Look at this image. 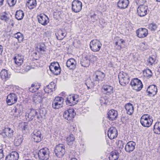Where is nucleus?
<instances>
[{"instance_id":"obj_1","label":"nucleus","mask_w":160,"mask_h":160,"mask_svg":"<svg viewBox=\"0 0 160 160\" xmlns=\"http://www.w3.org/2000/svg\"><path fill=\"white\" fill-rule=\"evenodd\" d=\"M14 61V65L11 67V68L16 72H20L21 68V66L23 63V56H19L18 54L13 58Z\"/></svg>"},{"instance_id":"obj_2","label":"nucleus","mask_w":160,"mask_h":160,"mask_svg":"<svg viewBox=\"0 0 160 160\" xmlns=\"http://www.w3.org/2000/svg\"><path fill=\"white\" fill-rule=\"evenodd\" d=\"M152 116L148 114H144L141 118L140 123L144 127H149L152 124Z\"/></svg>"},{"instance_id":"obj_3","label":"nucleus","mask_w":160,"mask_h":160,"mask_svg":"<svg viewBox=\"0 0 160 160\" xmlns=\"http://www.w3.org/2000/svg\"><path fill=\"white\" fill-rule=\"evenodd\" d=\"M119 82L122 86H125L130 81V77L128 74L123 72H120L118 75Z\"/></svg>"},{"instance_id":"obj_4","label":"nucleus","mask_w":160,"mask_h":160,"mask_svg":"<svg viewBox=\"0 0 160 160\" xmlns=\"http://www.w3.org/2000/svg\"><path fill=\"white\" fill-rule=\"evenodd\" d=\"M79 96L76 94L70 95L66 98L65 102L67 105L73 106L77 104L78 102Z\"/></svg>"},{"instance_id":"obj_5","label":"nucleus","mask_w":160,"mask_h":160,"mask_svg":"<svg viewBox=\"0 0 160 160\" xmlns=\"http://www.w3.org/2000/svg\"><path fill=\"white\" fill-rule=\"evenodd\" d=\"M130 85L133 90L139 92L142 89L143 85L141 81L138 78H134L132 80Z\"/></svg>"},{"instance_id":"obj_6","label":"nucleus","mask_w":160,"mask_h":160,"mask_svg":"<svg viewBox=\"0 0 160 160\" xmlns=\"http://www.w3.org/2000/svg\"><path fill=\"white\" fill-rule=\"evenodd\" d=\"M89 45L91 50L95 52L99 51L102 44L99 40L97 39H94L90 42Z\"/></svg>"},{"instance_id":"obj_7","label":"nucleus","mask_w":160,"mask_h":160,"mask_svg":"<svg viewBox=\"0 0 160 160\" xmlns=\"http://www.w3.org/2000/svg\"><path fill=\"white\" fill-rule=\"evenodd\" d=\"M65 146L62 144L57 145L54 149V152L56 155L59 158L62 157L65 152Z\"/></svg>"},{"instance_id":"obj_8","label":"nucleus","mask_w":160,"mask_h":160,"mask_svg":"<svg viewBox=\"0 0 160 160\" xmlns=\"http://www.w3.org/2000/svg\"><path fill=\"white\" fill-rule=\"evenodd\" d=\"M50 71L54 75H58L61 73V68L58 62H52L49 67Z\"/></svg>"},{"instance_id":"obj_9","label":"nucleus","mask_w":160,"mask_h":160,"mask_svg":"<svg viewBox=\"0 0 160 160\" xmlns=\"http://www.w3.org/2000/svg\"><path fill=\"white\" fill-rule=\"evenodd\" d=\"M38 157L42 160H47L49 157V151L47 148H43L39 150L38 153Z\"/></svg>"},{"instance_id":"obj_10","label":"nucleus","mask_w":160,"mask_h":160,"mask_svg":"<svg viewBox=\"0 0 160 160\" xmlns=\"http://www.w3.org/2000/svg\"><path fill=\"white\" fill-rule=\"evenodd\" d=\"M35 116H36L38 119H40V117L38 116V112L36 110L32 108L29 113H26L25 118L27 121H30L32 120Z\"/></svg>"},{"instance_id":"obj_11","label":"nucleus","mask_w":160,"mask_h":160,"mask_svg":"<svg viewBox=\"0 0 160 160\" xmlns=\"http://www.w3.org/2000/svg\"><path fill=\"white\" fill-rule=\"evenodd\" d=\"M149 11L148 7L143 5H139L137 10L138 14L140 17L145 16Z\"/></svg>"},{"instance_id":"obj_12","label":"nucleus","mask_w":160,"mask_h":160,"mask_svg":"<svg viewBox=\"0 0 160 160\" xmlns=\"http://www.w3.org/2000/svg\"><path fill=\"white\" fill-rule=\"evenodd\" d=\"M82 3L78 0H74L72 2V9L73 12L78 13L80 12L82 8Z\"/></svg>"},{"instance_id":"obj_13","label":"nucleus","mask_w":160,"mask_h":160,"mask_svg":"<svg viewBox=\"0 0 160 160\" xmlns=\"http://www.w3.org/2000/svg\"><path fill=\"white\" fill-rule=\"evenodd\" d=\"M18 98L16 94L14 93H11L7 96L6 102L8 105H12L17 102Z\"/></svg>"},{"instance_id":"obj_14","label":"nucleus","mask_w":160,"mask_h":160,"mask_svg":"<svg viewBox=\"0 0 160 160\" xmlns=\"http://www.w3.org/2000/svg\"><path fill=\"white\" fill-rule=\"evenodd\" d=\"M75 114L76 113L74 109L70 108L64 111L63 116L65 119L70 121L74 118Z\"/></svg>"},{"instance_id":"obj_15","label":"nucleus","mask_w":160,"mask_h":160,"mask_svg":"<svg viewBox=\"0 0 160 160\" xmlns=\"http://www.w3.org/2000/svg\"><path fill=\"white\" fill-rule=\"evenodd\" d=\"M31 136L32 140L36 142H40L42 138L41 132L39 130H35Z\"/></svg>"},{"instance_id":"obj_16","label":"nucleus","mask_w":160,"mask_h":160,"mask_svg":"<svg viewBox=\"0 0 160 160\" xmlns=\"http://www.w3.org/2000/svg\"><path fill=\"white\" fill-rule=\"evenodd\" d=\"M157 92V87L154 85L149 86L146 91L147 95L150 97L154 96L156 94Z\"/></svg>"},{"instance_id":"obj_17","label":"nucleus","mask_w":160,"mask_h":160,"mask_svg":"<svg viewBox=\"0 0 160 160\" xmlns=\"http://www.w3.org/2000/svg\"><path fill=\"white\" fill-rule=\"evenodd\" d=\"M13 130L10 128H5L3 130L1 135L4 138L8 137V138H11L13 136Z\"/></svg>"},{"instance_id":"obj_18","label":"nucleus","mask_w":160,"mask_h":160,"mask_svg":"<svg viewBox=\"0 0 160 160\" xmlns=\"http://www.w3.org/2000/svg\"><path fill=\"white\" fill-rule=\"evenodd\" d=\"M37 18L38 22L43 25L46 26L49 22L48 17L44 14H40Z\"/></svg>"},{"instance_id":"obj_19","label":"nucleus","mask_w":160,"mask_h":160,"mask_svg":"<svg viewBox=\"0 0 160 160\" xmlns=\"http://www.w3.org/2000/svg\"><path fill=\"white\" fill-rule=\"evenodd\" d=\"M23 106L22 105L17 104L13 108L14 112L13 115L15 117H18L22 114Z\"/></svg>"},{"instance_id":"obj_20","label":"nucleus","mask_w":160,"mask_h":160,"mask_svg":"<svg viewBox=\"0 0 160 160\" xmlns=\"http://www.w3.org/2000/svg\"><path fill=\"white\" fill-rule=\"evenodd\" d=\"M118 131L116 128L111 127L108 131V136L111 139L116 138L118 136Z\"/></svg>"},{"instance_id":"obj_21","label":"nucleus","mask_w":160,"mask_h":160,"mask_svg":"<svg viewBox=\"0 0 160 160\" xmlns=\"http://www.w3.org/2000/svg\"><path fill=\"white\" fill-rule=\"evenodd\" d=\"M136 145L135 142L133 141H129L125 145V150L127 152H131L135 149Z\"/></svg>"},{"instance_id":"obj_22","label":"nucleus","mask_w":160,"mask_h":160,"mask_svg":"<svg viewBox=\"0 0 160 160\" xmlns=\"http://www.w3.org/2000/svg\"><path fill=\"white\" fill-rule=\"evenodd\" d=\"M129 3L128 0H119L117 2V7L120 9H124L128 8Z\"/></svg>"},{"instance_id":"obj_23","label":"nucleus","mask_w":160,"mask_h":160,"mask_svg":"<svg viewBox=\"0 0 160 160\" xmlns=\"http://www.w3.org/2000/svg\"><path fill=\"white\" fill-rule=\"evenodd\" d=\"M11 74L8 70L5 69H2L0 72V76L1 78L4 81L8 80L10 77Z\"/></svg>"},{"instance_id":"obj_24","label":"nucleus","mask_w":160,"mask_h":160,"mask_svg":"<svg viewBox=\"0 0 160 160\" xmlns=\"http://www.w3.org/2000/svg\"><path fill=\"white\" fill-rule=\"evenodd\" d=\"M118 115L117 111L112 109L109 111L107 113V118L110 121H113L116 119Z\"/></svg>"},{"instance_id":"obj_25","label":"nucleus","mask_w":160,"mask_h":160,"mask_svg":"<svg viewBox=\"0 0 160 160\" xmlns=\"http://www.w3.org/2000/svg\"><path fill=\"white\" fill-rule=\"evenodd\" d=\"M19 157V154L17 152L12 151L6 157L5 160H18Z\"/></svg>"},{"instance_id":"obj_26","label":"nucleus","mask_w":160,"mask_h":160,"mask_svg":"<svg viewBox=\"0 0 160 160\" xmlns=\"http://www.w3.org/2000/svg\"><path fill=\"white\" fill-rule=\"evenodd\" d=\"M66 65L67 67H68L69 69L73 70L76 67V61L73 58H70L67 60Z\"/></svg>"},{"instance_id":"obj_27","label":"nucleus","mask_w":160,"mask_h":160,"mask_svg":"<svg viewBox=\"0 0 160 160\" xmlns=\"http://www.w3.org/2000/svg\"><path fill=\"white\" fill-rule=\"evenodd\" d=\"M136 33L138 37L143 38L147 36L148 30L145 28H139L137 30Z\"/></svg>"},{"instance_id":"obj_28","label":"nucleus","mask_w":160,"mask_h":160,"mask_svg":"<svg viewBox=\"0 0 160 160\" xmlns=\"http://www.w3.org/2000/svg\"><path fill=\"white\" fill-rule=\"evenodd\" d=\"M96 74L95 77V80L99 81H102L105 78V74L101 71H98L95 72Z\"/></svg>"},{"instance_id":"obj_29","label":"nucleus","mask_w":160,"mask_h":160,"mask_svg":"<svg viewBox=\"0 0 160 160\" xmlns=\"http://www.w3.org/2000/svg\"><path fill=\"white\" fill-rule=\"evenodd\" d=\"M55 34L57 39L58 40H61L66 36L67 33L64 30H60Z\"/></svg>"},{"instance_id":"obj_30","label":"nucleus","mask_w":160,"mask_h":160,"mask_svg":"<svg viewBox=\"0 0 160 160\" xmlns=\"http://www.w3.org/2000/svg\"><path fill=\"white\" fill-rule=\"evenodd\" d=\"M43 98L44 96L43 95H42V94H41L40 93H39L34 96L33 101L34 102L37 104L40 103L42 102V99Z\"/></svg>"},{"instance_id":"obj_31","label":"nucleus","mask_w":160,"mask_h":160,"mask_svg":"<svg viewBox=\"0 0 160 160\" xmlns=\"http://www.w3.org/2000/svg\"><path fill=\"white\" fill-rule=\"evenodd\" d=\"M125 107L127 113L129 115H132L134 111V108L132 104L130 103H128L125 105Z\"/></svg>"},{"instance_id":"obj_32","label":"nucleus","mask_w":160,"mask_h":160,"mask_svg":"<svg viewBox=\"0 0 160 160\" xmlns=\"http://www.w3.org/2000/svg\"><path fill=\"white\" fill-rule=\"evenodd\" d=\"M80 62L81 66L84 67H88L90 64L89 59L87 57H85L81 59Z\"/></svg>"},{"instance_id":"obj_33","label":"nucleus","mask_w":160,"mask_h":160,"mask_svg":"<svg viewBox=\"0 0 160 160\" xmlns=\"http://www.w3.org/2000/svg\"><path fill=\"white\" fill-rule=\"evenodd\" d=\"M103 91L107 94H110L112 92L113 88L108 85H104L102 88Z\"/></svg>"},{"instance_id":"obj_34","label":"nucleus","mask_w":160,"mask_h":160,"mask_svg":"<svg viewBox=\"0 0 160 160\" xmlns=\"http://www.w3.org/2000/svg\"><path fill=\"white\" fill-rule=\"evenodd\" d=\"M37 2L36 0H28L26 5L29 9H32L36 6Z\"/></svg>"},{"instance_id":"obj_35","label":"nucleus","mask_w":160,"mask_h":160,"mask_svg":"<svg viewBox=\"0 0 160 160\" xmlns=\"http://www.w3.org/2000/svg\"><path fill=\"white\" fill-rule=\"evenodd\" d=\"M119 153L117 151H112L109 157V160H116L118 158Z\"/></svg>"},{"instance_id":"obj_36","label":"nucleus","mask_w":160,"mask_h":160,"mask_svg":"<svg viewBox=\"0 0 160 160\" xmlns=\"http://www.w3.org/2000/svg\"><path fill=\"white\" fill-rule=\"evenodd\" d=\"M153 130L154 133L160 134V122L155 123L153 126Z\"/></svg>"},{"instance_id":"obj_37","label":"nucleus","mask_w":160,"mask_h":160,"mask_svg":"<svg viewBox=\"0 0 160 160\" xmlns=\"http://www.w3.org/2000/svg\"><path fill=\"white\" fill-rule=\"evenodd\" d=\"M8 13L6 12H4L0 13V19L2 21L7 22L9 20V18L8 17Z\"/></svg>"},{"instance_id":"obj_38","label":"nucleus","mask_w":160,"mask_h":160,"mask_svg":"<svg viewBox=\"0 0 160 160\" xmlns=\"http://www.w3.org/2000/svg\"><path fill=\"white\" fill-rule=\"evenodd\" d=\"M23 138L22 136H19L14 139V144L16 146H19L22 143Z\"/></svg>"},{"instance_id":"obj_39","label":"nucleus","mask_w":160,"mask_h":160,"mask_svg":"<svg viewBox=\"0 0 160 160\" xmlns=\"http://www.w3.org/2000/svg\"><path fill=\"white\" fill-rule=\"evenodd\" d=\"M24 15V13L22 10H18L15 14V18L18 20H21L23 18Z\"/></svg>"},{"instance_id":"obj_40","label":"nucleus","mask_w":160,"mask_h":160,"mask_svg":"<svg viewBox=\"0 0 160 160\" xmlns=\"http://www.w3.org/2000/svg\"><path fill=\"white\" fill-rule=\"evenodd\" d=\"M40 88V85L37 84H32L30 87L29 88V90L32 92H34L38 90Z\"/></svg>"},{"instance_id":"obj_41","label":"nucleus","mask_w":160,"mask_h":160,"mask_svg":"<svg viewBox=\"0 0 160 160\" xmlns=\"http://www.w3.org/2000/svg\"><path fill=\"white\" fill-rule=\"evenodd\" d=\"M13 37L17 39L19 42L22 41L24 38L23 34L20 32H18L14 34Z\"/></svg>"},{"instance_id":"obj_42","label":"nucleus","mask_w":160,"mask_h":160,"mask_svg":"<svg viewBox=\"0 0 160 160\" xmlns=\"http://www.w3.org/2000/svg\"><path fill=\"white\" fill-rule=\"evenodd\" d=\"M75 138L73 134H71L66 138V141L69 145H71L75 141Z\"/></svg>"},{"instance_id":"obj_43","label":"nucleus","mask_w":160,"mask_h":160,"mask_svg":"<svg viewBox=\"0 0 160 160\" xmlns=\"http://www.w3.org/2000/svg\"><path fill=\"white\" fill-rule=\"evenodd\" d=\"M148 26V28L152 32H154L158 28V25L154 23L149 24Z\"/></svg>"},{"instance_id":"obj_44","label":"nucleus","mask_w":160,"mask_h":160,"mask_svg":"<svg viewBox=\"0 0 160 160\" xmlns=\"http://www.w3.org/2000/svg\"><path fill=\"white\" fill-rule=\"evenodd\" d=\"M52 107L54 109H59L61 107H62V104L60 102H58L56 100H54L52 102Z\"/></svg>"},{"instance_id":"obj_45","label":"nucleus","mask_w":160,"mask_h":160,"mask_svg":"<svg viewBox=\"0 0 160 160\" xmlns=\"http://www.w3.org/2000/svg\"><path fill=\"white\" fill-rule=\"evenodd\" d=\"M69 131L71 134H74L77 130L76 126L73 123L71 124L69 127Z\"/></svg>"},{"instance_id":"obj_46","label":"nucleus","mask_w":160,"mask_h":160,"mask_svg":"<svg viewBox=\"0 0 160 160\" xmlns=\"http://www.w3.org/2000/svg\"><path fill=\"white\" fill-rule=\"evenodd\" d=\"M39 47L38 49L39 52H44L45 51L46 47L44 43H40L39 46Z\"/></svg>"},{"instance_id":"obj_47","label":"nucleus","mask_w":160,"mask_h":160,"mask_svg":"<svg viewBox=\"0 0 160 160\" xmlns=\"http://www.w3.org/2000/svg\"><path fill=\"white\" fill-rule=\"evenodd\" d=\"M44 92L46 93H49L53 91V89L51 88L50 86H46L44 89Z\"/></svg>"},{"instance_id":"obj_48","label":"nucleus","mask_w":160,"mask_h":160,"mask_svg":"<svg viewBox=\"0 0 160 160\" xmlns=\"http://www.w3.org/2000/svg\"><path fill=\"white\" fill-rule=\"evenodd\" d=\"M108 100L107 97H101L100 98V102L101 104H106L108 102Z\"/></svg>"},{"instance_id":"obj_49","label":"nucleus","mask_w":160,"mask_h":160,"mask_svg":"<svg viewBox=\"0 0 160 160\" xmlns=\"http://www.w3.org/2000/svg\"><path fill=\"white\" fill-rule=\"evenodd\" d=\"M143 73L144 74L146 73L147 77L150 78L152 75V72L151 70L149 69H147L146 70L144 71Z\"/></svg>"},{"instance_id":"obj_50","label":"nucleus","mask_w":160,"mask_h":160,"mask_svg":"<svg viewBox=\"0 0 160 160\" xmlns=\"http://www.w3.org/2000/svg\"><path fill=\"white\" fill-rule=\"evenodd\" d=\"M118 148L120 149H122L124 147V143L122 140H119L116 143Z\"/></svg>"},{"instance_id":"obj_51","label":"nucleus","mask_w":160,"mask_h":160,"mask_svg":"<svg viewBox=\"0 0 160 160\" xmlns=\"http://www.w3.org/2000/svg\"><path fill=\"white\" fill-rule=\"evenodd\" d=\"M7 2L10 7L14 6L16 2V0H7Z\"/></svg>"},{"instance_id":"obj_52","label":"nucleus","mask_w":160,"mask_h":160,"mask_svg":"<svg viewBox=\"0 0 160 160\" xmlns=\"http://www.w3.org/2000/svg\"><path fill=\"white\" fill-rule=\"evenodd\" d=\"M156 60L155 58L152 57L150 56L148 61L149 62V63L151 65H152L154 63Z\"/></svg>"},{"instance_id":"obj_53","label":"nucleus","mask_w":160,"mask_h":160,"mask_svg":"<svg viewBox=\"0 0 160 160\" xmlns=\"http://www.w3.org/2000/svg\"><path fill=\"white\" fill-rule=\"evenodd\" d=\"M54 100H56V101L58 102H60L61 104H62V102H63L64 99L62 97H56Z\"/></svg>"},{"instance_id":"obj_54","label":"nucleus","mask_w":160,"mask_h":160,"mask_svg":"<svg viewBox=\"0 0 160 160\" xmlns=\"http://www.w3.org/2000/svg\"><path fill=\"white\" fill-rule=\"evenodd\" d=\"M89 59L90 61H91V62H94L97 60V56L93 55H91L89 56Z\"/></svg>"},{"instance_id":"obj_55","label":"nucleus","mask_w":160,"mask_h":160,"mask_svg":"<svg viewBox=\"0 0 160 160\" xmlns=\"http://www.w3.org/2000/svg\"><path fill=\"white\" fill-rule=\"evenodd\" d=\"M22 130H26L28 129V123L27 122H24L23 125L22 126Z\"/></svg>"},{"instance_id":"obj_56","label":"nucleus","mask_w":160,"mask_h":160,"mask_svg":"<svg viewBox=\"0 0 160 160\" xmlns=\"http://www.w3.org/2000/svg\"><path fill=\"white\" fill-rule=\"evenodd\" d=\"M146 0H136V2L139 5H143V4L146 2Z\"/></svg>"},{"instance_id":"obj_57","label":"nucleus","mask_w":160,"mask_h":160,"mask_svg":"<svg viewBox=\"0 0 160 160\" xmlns=\"http://www.w3.org/2000/svg\"><path fill=\"white\" fill-rule=\"evenodd\" d=\"M48 86H50L51 88H52L53 89V91L55 90L56 84L54 82H52Z\"/></svg>"},{"instance_id":"obj_58","label":"nucleus","mask_w":160,"mask_h":160,"mask_svg":"<svg viewBox=\"0 0 160 160\" xmlns=\"http://www.w3.org/2000/svg\"><path fill=\"white\" fill-rule=\"evenodd\" d=\"M4 157L3 150L0 149V160H3Z\"/></svg>"},{"instance_id":"obj_59","label":"nucleus","mask_w":160,"mask_h":160,"mask_svg":"<svg viewBox=\"0 0 160 160\" xmlns=\"http://www.w3.org/2000/svg\"><path fill=\"white\" fill-rule=\"evenodd\" d=\"M3 50V47L1 45H0V54H2Z\"/></svg>"},{"instance_id":"obj_60","label":"nucleus","mask_w":160,"mask_h":160,"mask_svg":"<svg viewBox=\"0 0 160 160\" xmlns=\"http://www.w3.org/2000/svg\"><path fill=\"white\" fill-rule=\"evenodd\" d=\"M127 23L128 25H126L125 26L127 28H130V27H131V25L130 24V22H127Z\"/></svg>"},{"instance_id":"obj_61","label":"nucleus","mask_w":160,"mask_h":160,"mask_svg":"<svg viewBox=\"0 0 160 160\" xmlns=\"http://www.w3.org/2000/svg\"><path fill=\"white\" fill-rule=\"evenodd\" d=\"M115 45L116 46H118V47L119 48V49H120L122 48L121 46L120 45L118 44V42H115Z\"/></svg>"},{"instance_id":"obj_62","label":"nucleus","mask_w":160,"mask_h":160,"mask_svg":"<svg viewBox=\"0 0 160 160\" xmlns=\"http://www.w3.org/2000/svg\"><path fill=\"white\" fill-rule=\"evenodd\" d=\"M4 0H0V7L3 5Z\"/></svg>"},{"instance_id":"obj_63","label":"nucleus","mask_w":160,"mask_h":160,"mask_svg":"<svg viewBox=\"0 0 160 160\" xmlns=\"http://www.w3.org/2000/svg\"><path fill=\"white\" fill-rule=\"evenodd\" d=\"M87 87L88 89L89 90L90 88V87L91 86L90 84H87L86 86Z\"/></svg>"},{"instance_id":"obj_64","label":"nucleus","mask_w":160,"mask_h":160,"mask_svg":"<svg viewBox=\"0 0 160 160\" xmlns=\"http://www.w3.org/2000/svg\"><path fill=\"white\" fill-rule=\"evenodd\" d=\"M120 41H121V43H123L125 42V41L124 40H123L122 39H120Z\"/></svg>"}]
</instances>
